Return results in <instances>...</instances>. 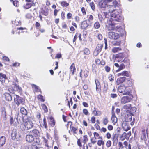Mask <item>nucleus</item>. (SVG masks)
<instances>
[{
  "mask_svg": "<svg viewBox=\"0 0 149 149\" xmlns=\"http://www.w3.org/2000/svg\"><path fill=\"white\" fill-rule=\"evenodd\" d=\"M24 127L22 128V130H29L32 128L34 126L32 120L30 118H28L24 122Z\"/></svg>",
  "mask_w": 149,
  "mask_h": 149,
  "instance_id": "nucleus-3",
  "label": "nucleus"
},
{
  "mask_svg": "<svg viewBox=\"0 0 149 149\" xmlns=\"http://www.w3.org/2000/svg\"><path fill=\"white\" fill-rule=\"evenodd\" d=\"M1 111L2 117L3 118L5 117L6 116V112L5 108H2L1 109Z\"/></svg>",
  "mask_w": 149,
  "mask_h": 149,
  "instance_id": "nucleus-36",
  "label": "nucleus"
},
{
  "mask_svg": "<svg viewBox=\"0 0 149 149\" xmlns=\"http://www.w3.org/2000/svg\"><path fill=\"white\" fill-rule=\"evenodd\" d=\"M26 141L29 142H32L34 140V137L31 134H28L26 136Z\"/></svg>",
  "mask_w": 149,
  "mask_h": 149,
  "instance_id": "nucleus-13",
  "label": "nucleus"
},
{
  "mask_svg": "<svg viewBox=\"0 0 149 149\" xmlns=\"http://www.w3.org/2000/svg\"><path fill=\"white\" fill-rule=\"evenodd\" d=\"M83 142L84 143H86L88 141V139L87 137V135H84L83 136Z\"/></svg>",
  "mask_w": 149,
  "mask_h": 149,
  "instance_id": "nucleus-53",
  "label": "nucleus"
},
{
  "mask_svg": "<svg viewBox=\"0 0 149 149\" xmlns=\"http://www.w3.org/2000/svg\"><path fill=\"white\" fill-rule=\"evenodd\" d=\"M122 126L124 129L125 131H127L130 129V127L127 124V123L126 122H124L122 124Z\"/></svg>",
  "mask_w": 149,
  "mask_h": 149,
  "instance_id": "nucleus-16",
  "label": "nucleus"
},
{
  "mask_svg": "<svg viewBox=\"0 0 149 149\" xmlns=\"http://www.w3.org/2000/svg\"><path fill=\"white\" fill-rule=\"evenodd\" d=\"M11 136L12 139H15V138L17 139L20 137L18 131L16 129H13L11 133Z\"/></svg>",
  "mask_w": 149,
  "mask_h": 149,
  "instance_id": "nucleus-8",
  "label": "nucleus"
},
{
  "mask_svg": "<svg viewBox=\"0 0 149 149\" xmlns=\"http://www.w3.org/2000/svg\"><path fill=\"white\" fill-rule=\"evenodd\" d=\"M70 75L71 74L73 75L74 74V71L76 70L75 65L74 63H72L71 65L70 68Z\"/></svg>",
  "mask_w": 149,
  "mask_h": 149,
  "instance_id": "nucleus-18",
  "label": "nucleus"
},
{
  "mask_svg": "<svg viewBox=\"0 0 149 149\" xmlns=\"http://www.w3.org/2000/svg\"><path fill=\"white\" fill-rule=\"evenodd\" d=\"M127 134L124 132L120 137V139L122 141L124 140L127 137Z\"/></svg>",
  "mask_w": 149,
  "mask_h": 149,
  "instance_id": "nucleus-43",
  "label": "nucleus"
},
{
  "mask_svg": "<svg viewBox=\"0 0 149 149\" xmlns=\"http://www.w3.org/2000/svg\"><path fill=\"white\" fill-rule=\"evenodd\" d=\"M104 68L105 69V71L107 72H109L110 70V68L108 66H106L104 67Z\"/></svg>",
  "mask_w": 149,
  "mask_h": 149,
  "instance_id": "nucleus-58",
  "label": "nucleus"
},
{
  "mask_svg": "<svg viewBox=\"0 0 149 149\" xmlns=\"http://www.w3.org/2000/svg\"><path fill=\"white\" fill-rule=\"evenodd\" d=\"M95 82L96 85V91H97L98 89L100 88V84L97 80L95 79Z\"/></svg>",
  "mask_w": 149,
  "mask_h": 149,
  "instance_id": "nucleus-35",
  "label": "nucleus"
},
{
  "mask_svg": "<svg viewBox=\"0 0 149 149\" xmlns=\"http://www.w3.org/2000/svg\"><path fill=\"white\" fill-rule=\"evenodd\" d=\"M94 138L95 139H102V136H100L99 134L96 132H94L93 133Z\"/></svg>",
  "mask_w": 149,
  "mask_h": 149,
  "instance_id": "nucleus-38",
  "label": "nucleus"
},
{
  "mask_svg": "<svg viewBox=\"0 0 149 149\" xmlns=\"http://www.w3.org/2000/svg\"><path fill=\"white\" fill-rule=\"evenodd\" d=\"M121 149H131V146L130 144H129L128 146H123V148Z\"/></svg>",
  "mask_w": 149,
  "mask_h": 149,
  "instance_id": "nucleus-51",
  "label": "nucleus"
},
{
  "mask_svg": "<svg viewBox=\"0 0 149 149\" xmlns=\"http://www.w3.org/2000/svg\"><path fill=\"white\" fill-rule=\"evenodd\" d=\"M107 129L109 130H112L113 129V126L111 125H109L107 127Z\"/></svg>",
  "mask_w": 149,
  "mask_h": 149,
  "instance_id": "nucleus-62",
  "label": "nucleus"
},
{
  "mask_svg": "<svg viewBox=\"0 0 149 149\" xmlns=\"http://www.w3.org/2000/svg\"><path fill=\"white\" fill-rule=\"evenodd\" d=\"M4 95L5 99L6 100L10 101L12 100V96L9 93H5Z\"/></svg>",
  "mask_w": 149,
  "mask_h": 149,
  "instance_id": "nucleus-19",
  "label": "nucleus"
},
{
  "mask_svg": "<svg viewBox=\"0 0 149 149\" xmlns=\"http://www.w3.org/2000/svg\"><path fill=\"white\" fill-rule=\"evenodd\" d=\"M133 98V96L131 94L128 96H124L121 99V102L122 104H124L130 102Z\"/></svg>",
  "mask_w": 149,
  "mask_h": 149,
  "instance_id": "nucleus-6",
  "label": "nucleus"
},
{
  "mask_svg": "<svg viewBox=\"0 0 149 149\" xmlns=\"http://www.w3.org/2000/svg\"><path fill=\"white\" fill-rule=\"evenodd\" d=\"M121 44V41H117L116 42H114L113 43V45H114L120 46Z\"/></svg>",
  "mask_w": 149,
  "mask_h": 149,
  "instance_id": "nucleus-54",
  "label": "nucleus"
},
{
  "mask_svg": "<svg viewBox=\"0 0 149 149\" xmlns=\"http://www.w3.org/2000/svg\"><path fill=\"white\" fill-rule=\"evenodd\" d=\"M39 99H40V100L42 102H44L45 101L44 99L43 98V96L41 95H39L38 96Z\"/></svg>",
  "mask_w": 149,
  "mask_h": 149,
  "instance_id": "nucleus-56",
  "label": "nucleus"
},
{
  "mask_svg": "<svg viewBox=\"0 0 149 149\" xmlns=\"http://www.w3.org/2000/svg\"><path fill=\"white\" fill-rule=\"evenodd\" d=\"M31 149H40L36 145H32L31 146Z\"/></svg>",
  "mask_w": 149,
  "mask_h": 149,
  "instance_id": "nucleus-64",
  "label": "nucleus"
},
{
  "mask_svg": "<svg viewBox=\"0 0 149 149\" xmlns=\"http://www.w3.org/2000/svg\"><path fill=\"white\" fill-rule=\"evenodd\" d=\"M98 17L99 19L100 22H102L104 20V19L102 15L101 14H99L98 15Z\"/></svg>",
  "mask_w": 149,
  "mask_h": 149,
  "instance_id": "nucleus-48",
  "label": "nucleus"
},
{
  "mask_svg": "<svg viewBox=\"0 0 149 149\" xmlns=\"http://www.w3.org/2000/svg\"><path fill=\"white\" fill-rule=\"evenodd\" d=\"M111 120L112 121L113 123L115 125L116 123L117 122V118L115 116V114L112 113V116L111 117Z\"/></svg>",
  "mask_w": 149,
  "mask_h": 149,
  "instance_id": "nucleus-21",
  "label": "nucleus"
},
{
  "mask_svg": "<svg viewBox=\"0 0 149 149\" xmlns=\"http://www.w3.org/2000/svg\"><path fill=\"white\" fill-rule=\"evenodd\" d=\"M96 139L95 138H92L90 140L91 143L93 144H95L97 141Z\"/></svg>",
  "mask_w": 149,
  "mask_h": 149,
  "instance_id": "nucleus-52",
  "label": "nucleus"
},
{
  "mask_svg": "<svg viewBox=\"0 0 149 149\" xmlns=\"http://www.w3.org/2000/svg\"><path fill=\"white\" fill-rule=\"evenodd\" d=\"M109 120L108 118L105 117L103 119V124L105 125H106L108 123Z\"/></svg>",
  "mask_w": 149,
  "mask_h": 149,
  "instance_id": "nucleus-39",
  "label": "nucleus"
},
{
  "mask_svg": "<svg viewBox=\"0 0 149 149\" xmlns=\"http://www.w3.org/2000/svg\"><path fill=\"white\" fill-rule=\"evenodd\" d=\"M90 6L93 10L95 9V5L93 2H92L90 3Z\"/></svg>",
  "mask_w": 149,
  "mask_h": 149,
  "instance_id": "nucleus-57",
  "label": "nucleus"
},
{
  "mask_svg": "<svg viewBox=\"0 0 149 149\" xmlns=\"http://www.w3.org/2000/svg\"><path fill=\"white\" fill-rule=\"evenodd\" d=\"M18 123L17 118L16 117L13 118L12 117L10 120V123L15 125H17Z\"/></svg>",
  "mask_w": 149,
  "mask_h": 149,
  "instance_id": "nucleus-14",
  "label": "nucleus"
},
{
  "mask_svg": "<svg viewBox=\"0 0 149 149\" xmlns=\"http://www.w3.org/2000/svg\"><path fill=\"white\" fill-rule=\"evenodd\" d=\"M100 139L97 141V144L99 146H100L101 145H104V142L102 138V139Z\"/></svg>",
  "mask_w": 149,
  "mask_h": 149,
  "instance_id": "nucleus-32",
  "label": "nucleus"
},
{
  "mask_svg": "<svg viewBox=\"0 0 149 149\" xmlns=\"http://www.w3.org/2000/svg\"><path fill=\"white\" fill-rule=\"evenodd\" d=\"M112 3L113 5L108 6L106 10H108L109 13H108L107 12H104L102 13L103 15L106 18H109V15H111V18H123V17L116 9V7L118 6V2L115 0L113 1Z\"/></svg>",
  "mask_w": 149,
  "mask_h": 149,
  "instance_id": "nucleus-1",
  "label": "nucleus"
},
{
  "mask_svg": "<svg viewBox=\"0 0 149 149\" xmlns=\"http://www.w3.org/2000/svg\"><path fill=\"white\" fill-rule=\"evenodd\" d=\"M32 17L30 13H28L26 15V17L28 19H31Z\"/></svg>",
  "mask_w": 149,
  "mask_h": 149,
  "instance_id": "nucleus-61",
  "label": "nucleus"
},
{
  "mask_svg": "<svg viewBox=\"0 0 149 149\" xmlns=\"http://www.w3.org/2000/svg\"><path fill=\"white\" fill-rule=\"evenodd\" d=\"M88 26V24L87 23V20H86L82 22L81 25V28L84 29H86Z\"/></svg>",
  "mask_w": 149,
  "mask_h": 149,
  "instance_id": "nucleus-24",
  "label": "nucleus"
},
{
  "mask_svg": "<svg viewBox=\"0 0 149 149\" xmlns=\"http://www.w3.org/2000/svg\"><path fill=\"white\" fill-rule=\"evenodd\" d=\"M115 30L116 31L120 32H123V31H124L123 29H122L121 26L119 25H118L116 26Z\"/></svg>",
  "mask_w": 149,
  "mask_h": 149,
  "instance_id": "nucleus-27",
  "label": "nucleus"
},
{
  "mask_svg": "<svg viewBox=\"0 0 149 149\" xmlns=\"http://www.w3.org/2000/svg\"><path fill=\"white\" fill-rule=\"evenodd\" d=\"M118 91L122 95L130 94L131 90L128 87L124 86H120L118 88Z\"/></svg>",
  "mask_w": 149,
  "mask_h": 149,
  "instance_id": "nucleus-4",
  "label": "nucleus"
},
{
  "mask_svg": "<svg viewBox=\"0 0 149 149\" xmlns=\"http://www.w3.org/2000/svg\"><path fill=\"white\" fill-rule=\"evenodd\" d=\"M118 135L116 133L112 135V139L113 141V145L114 146H116L118 143Z\"/></svg>",
  "mask_w": 149,
  "mask_h": 149,
  "instance_id": "nucleus-10",
  "label": "nucleus"
},
{
  "mask_svg": "<svg viewBox=\"0 0 149 149\" xmlns=\"http://www.w3.org/2000/svg\"><path fill=\"white\" fill-rule=\"evenodd\" d=\"M107 20V23L106 25V28L108 31L115 30L116 25L117 23L123 20V18H108Z\"/></svg>",
  "mask_w": 149,
  "mask_h": 149,
  "instance_id": "nucleus-2",
  "label": "nucleus"
},
{
  "mask_svg": "<svg viewBox=\"0 0 149 149\" xmlns=\"http://www.w3.org/2000/svg\"><path fill=\"white\" fill-rule=\"evenodd\" d=\"M31 134L34 137H37L40 136V133L39 131L36 129H34L30 132Z\"/></svg>",
  "mask_w": 149,
  "mask_h": 149,
  "instance_id": "nucleus-9",
  "label": "nucleus"
},
{
  "mask_svg": "<svg viewBox=\"0 0 149 149\" xmlns=\"http://www.w3.org/2000/svg\"><path fill=\"white\" fill-rule=\"evenodd\" d=\"M7 79L6 75L2 73H0V81L3 83L5 82V80Z\"/></svg>",
  "mask_w": 149,
  "mask_h": 149,
  "instance_id": "nucleus-17",
  "label": "nucleus"
},
{
  "mask_svg": "<svg viewBox=\"0 0 149 149\" xmlns=\"http://www.w3.org/2000/svg\"><path fill=\"white\" fill-rule=\"evenodd\" d=\"M31 86L36 92L41 91L40 89L39 88V87L38 86L33 84H31Z\"/></svg>",
  "mask_w": 149,
  "mask_h": 149,
  "instance_id": "nucleus-31",
  "label": "nucleus"
},
{
  "mask_svg": "<svg viewBox=\"0 0 149 149\" xmlns=\"http://www.w3.org/2000/svg\"><path fill=\"white\" fill-rule=\"evenodd\" d=\"M111 141L110 140H108L106 142V146L107 147H109L111 146Z\"/></svg>",
  "mask_w": 149,
  "mask_h": 149,
  "instance_id": "nucleus-49",
  "label": "nucleus"
},
{
  "mask_svg": "<svg viewBox=\"0 0 149 149\" xmlns=\"http://www.w3.org/2000/svg\"><path fill=\"white\" fill-rule=\"evenodd\" d=\"M115 66L118 68H119L118 69L116 70V72H117L121 70L124 69L125 68V65L124 64L122 63L120 64V65L119 64L117 63H115L114 64Z\"/></svg>",
  "mask_w": 149,
  "mask_h": 149,
  "instance_id": "nucleus-12",
  "label": "nucleus"
},
{
  "mask_svg": "<svg viewBox=\"0 0 149 149\" xmlns=\"http://www.w3.org/2000/svg\"><path fill=\"white\" fill-rule=\"evenodd\" d=\"M83 113L86 115H89V112L88 110L86 109H84L83 110Z\"/></svg>",
  "mask_w": 149,
  "mask_h": 149,
  "instance_id": "nucleus-50",
  "label": "nucleus"
},
{
  "mask_svg": "<svg viewBox=\"0 0 149 149\" xmlns=\"http://www.w3.org/2000/svg\"><path fill=\"white\" fill-rule=\"evenodd\" d=\"M84 54H85L88 55L90 54V51L87 48L85 49L84 50Z\"/></svg>",
  "mask_w": 149,
  "mask_h": 149,
  "instance_id": "nucleus-45",
  "label": "nucleus"
},
{
  "mask_svg": "<svg viewBox=\"0 0 149 149\" xmlns=\"http://www.w3.org/2000/svg\"><path fill=\"white\" fill-rule=\"evenodd\" d=\"M124 76L128 77L129 76V74L128 72L126 71H124L118 74V76Z\"/></svg>",
  "mask_w": 149,
  "mask_h": 149,
  "instance_id": "nucleus-20",
  "label": "nucleus"
},
{
  "mask_svg": "<svg viewBox=\"0 0 149 149\" xmlns=\"http://www.w3.org/2000/svg\"><path fill=\"white\" fill-rule=\"evenodd\" d=\"M72 14L70 13H69L67 14V18L68 19H70L72 16Z\"/></svg>",
  "mask_w": 149,
  "mask_h": 149,
  "instance_id": "nucleus-63",
  "label": "nucleus"
},
{
  "mask_svg": "<svg viewBox=\"0 0 149 149\" xmlns=\"http://www.w3.org/2000/svg\"><path fill=\"white\" fill-rule=\"evenodd\" d=\"M34 5V3H27L26 4L24 5V8L26 9L30 8L31 6Z\"/></svg>",
  "mask_w": 149,
  "mask_h": 149,
  "instance_id": "nucleus-25",
  "label": "nucleus"
},
{
  "mask_svg": "<svg viewBox=\"0 0 149 149\" xmlns=\"http://www.w3.org/2000/svg\"><path fill=\"white\" fill-rule=\"evenodd\" d=\"M15 23L16 25H21V22L20 20L18 21L15 20Z\"/></svg>",
  "mask_w": 149,
  "mask_h": 149,
  "instance_id": "nucleus-59",
  "label": "nucleus"
},
{
  "mask_svg": "<svg viewBox=\"0 0 149 149\" xmlns=\"http://www.w3.org/2000/svg\"><path fill=\"white\" fill-rule=\"evenodd\" d=\"M92 113L95 116H96L98 114L96 110V109L95 107L94 108V110H93L92 111Z\"/></svg>",
  "mask_w": 149,
  "mask_h": 149,
  "instance_id": "nucleus-55",
  "label": "nucleus"
},
{
  "mask_svg": "<svg viewBox=\"0 0 149 149\" xmlns=\"http://www.w3.org/2000/svg\"><path fill=\"white\" fill-rule=\"evenodd\" d=\"M100 27V24L98 22H95L94 24V27L96 29H98Z\"/></svg>",
  "mask_w": 149,
  "mask_h": 149,
  "instance_id": "nucleus-41",
  "label": "nucleus"
},
{
  "mask_svg": "<svg viewBox=\"0 0 149 149\" xmlns=\"http://www.w3.org/2000/svg\"><path fill=\"white\" fill-rule=\"evenodd\" d=\"M49 120L50 121L49 122V124L51 126L53 127L55 124V122L54 120L52 118H50Z\"/></svg>",
  "mask_w": 149,
  "mask_h": 149,
  "instance_id": "nucleus-30",
  "label": "nucleus"
},
{
  "mask_svg": "<svg viewBox=\"0 0 149 149\" xmlns=\"http://www.w3.org/2000/svg\"><path fill=\"white\" fill-rule=\"evenodd\" d=\"M126 78L125 77H122L118 78L116 81V84L117 85H119L122 83L126 80Z\"/></svg>",
  "mask_w": 149,
  "mask_h": 149,
  "instance_id": "nucleus-15",
  "label": "nucleus"
},
{
  "mask_svg": "<svg viewBox=\"0 0 149 149\" xmlns=\"http://www.w3.org/2000/svg\"><path fill=\"white\" fill-rule=\"evenodd\" d=\"M125 121L126 122L131 121L132 120V116L131 114H127L125 116Z\"/></svg>",
  "mask_w": 149,
  "mask_h": 149,
  "instance_id": "nucleus-26",
  "label": "nucleus"
},
{
  "mask_svg": "<svg viewBox=\"0 0 149 149\" xmlns=\"http://www.w3.org/2000/svg\"><path fill=\"white\" fill-rule=\"evenodd\" d=\"M88 72L86 70H85L84 72V75L85 77H87L88 75Z\"/></svg>",
  "mask_w": 149,
  "mask_h": 149,
  "instance_id": "nucleus-60",
  "label": "nucleus"
},
{
  "mask_svg": "<svg viewBox=\"0 0 149 149\" xmlns=\"http://www.w3.org/2000/svg\"><path fill=\"white\" fill-rule=\"evenodd\" d=\"M116 57H118V58H119L120 59L122 60V61L123 62H124V60H123V58H124V56L122 54H119L118 55L116 56Z\"/></svg>",
  "mask_w": 149,
  "mask_h": 149,
  "instance_id": "nucleus-44",
  "label": "nucleus"
},
{
  "mask_svg": "<svg viewBox=\"0 0 149 149\" xmlns=\"http://www.w3.org/2000/svg\"><path fill=\"white\" fill-rule=\"evenodd\" d=\"M121 50V49L120 47H115L112 49V51L114 53H116Z\"/></svg>",
  "mask_w": 149,
  "mask_h": 149,
  "instance_id": "nucleus-42",
  "label": "nucleus"
},
{
  "mask_svg": "<svg viewBox=\"0 0 149 149\" xmlns=\"http://www.w3.org/2000/svg\"><path fill=\"white\" fill-rule=\"evenodd\" d=\"M61 6L63 7H67L69 5V3H67L65 1H63L61 2Z\"/></svg>",
  "mask_w": 149,
  "mask_h": 149,
  "instance_id": "nucleus-33",
  "label": "nucleus"
},
{
  "mask_svg": "<svg viewBox=\"0 0 149 149\" xmlns=\"http://www.w3.org/2000/svg\"><path fill=\"white\" fill-rule=\"evenodd\" d=\"M88 20L89 22L91 21L93 19V17L91 15H88L87 16Z\"/></svg>",
  "mask_w": 149,
  "mask_h": 149,
  "instance_id": "nucleus-46",
  "label": "nucleus"
},
{
  "mask_svg": "<svg viewBox=\"0 0 149 149\" xmlns=\"http://www.w3.org/2000/svg\"><path fill=\"white\" fill-rule=\"evenodd\" d=\"M20 112L23 115H26L27 114V110L24 107H22L20 109Z\"/></svg>",
  "mask_w": 149,
  "mask_h": 149,
  "instance_id": "nucleus-28",
  "label": "nucleus"
},
{
  "mask_svg": "<svg viewBox=\"0 0 149 149\" xmlns=\"http://www.w3.org/2000/svg\"><path fill=\"white\" fill-rule=\"evenodd\" d=\"M131 108V105L130 104H128L124 105L123 107V108L125 109H127L128 110Z\"/></svg>",
  "mask_w": 149,
  "mask_h": 149,
  "instance_id": "nucleus-37",
  "label": "nucleus"
},
{
  "mask_svg": "<svg viewBox=\"0 0 149 149\" xmlns=\"http://www.w3.org/2000/svg\"><path fill=\"white\" fill-rule=\"evenodd\" d=\"M103 47V45L101 44H98L95 50L99 52H101Z\"/></svg>",
  "mask_w": 149,
  "mask_h": 149,
  "instance_id": "nucleus-29",
  "label": "nucleus"
},
{
  "mask_svg": "<svg viewBox=\"0 0 149 149\" xmlns=\"http://www.w3.org/2000/svg\"><path fill=\"white\" fill-rule=\"evenodd\" d=\"M25 99L23 97H20L16 95L14 97V101L17 106H19L20 104H24V103Z\"/></svg>",
  "mask_w": 149,
  "mask_h": 149,
  "instance_id": "nucleus-5",
  "label": "nucleus"
},
{
  "mask_svg": "<svg viewBox=\"0 0 149 149\" xmlns=\"http://www.w3.org/2000/svg\"><path fill=\"white\" fill-rule=\"evenodd\" d=\"M6 142V138L5 137L2 136L0 138V147L3 146Z\"/></svg>",
  "mask_w": 149,
  "mask_h": 149,
  "instance_id": "nucleus-22",
  "label": "nucleus"
},
{
  "mask_svg": "<svg viewBox=\"0 0 149 149\" xmlns=\"http://www.w3.org/2000/svg\"><path fill=\"white\" fill-rule=\"evenodd\" d=\"M13 84L15 85V87L16 88V90L19 93H21L22 92V88L19 85L16 84V83L14 81L13 82Z\"/></svg>",
  "mask_w": 149,
  "mask_h": 149,
  "instance_id": "nucleus-23",
  "label": "nucleus"
},
{
  "mask_svg": "<svg viewBox=\"0 0 149 149\" xmlns=\"http://www.w3.org/2000/svg\"><path fill=\"white\" fill-rule=\"evenodd\" d=\"M108 37L112 39L116 40L119 37V36L117 33L114 32L110 31L108 33Z\"/></svg>",
  "mask_w": 149,
  "mask_h": 149,
  "instance_id": "nucleus-7",
  "label": "nucleus"
},
{
  "mask_svg": "<svg viewBox=\"0 0 149 149\" xmlns=\"http://www.w3.org/2000/svg\"><path fill=\"white\" fill-rule=\"evenodd\" d=\"M108 78L110 81L112 82L114 81V77L113 75L110 74L109 75Z\"/></svg>",
  "mask_w": 149,
  "mask_h": 149,
  "instance_id": "nucleus-40",
  "label": "nucleus"
},
{
  "mask_svg": "<svg viewBox=\"0 0 149 149\" xmlns=\"http://www.w3.org/2000/svg\"><path fill=\"white\" fill-rule=\"evenodd\" d=\"M99 5L101 8L106 10H107L108 6L107 4V3L104 0L100 2Z\"/></svg>",
  "mask_w": 149,
  "mask_h": 149,
  "instance_id": "nucleus-11",
  "label": "nucleus"
},
{
  "mask_svg": "<svg viewBox=\"0 0 149 149\" xmlns=\"http://www.w3.org/2000/svg\"><path fill=\"white\" fill-rule=\"evenodd\" d=\"M126 82L128 86H132V80L131 79H126Z\"/></svg>",
  "mask_w": 149,
  "mask_h": 149,
  "instance_id": "nucleus-34",
  "label": "nucleus"
},
{
  "mask_svg": "<svg viewBox=\"0 0 149 149\" xmlns=\"http://www.w3.org/2000/svg\"><path fill=\"white\" fill-rule=\"evenodd\" d=\"M43 126L46 129L47 128V123L46 120L45 118H44L43 119V123L42 124Z\"/></svg>",
  "mask_w": 149,
  "mask_h": 149,
  "instance_id": "nucleus-47",
  "label": "nucleus"
}]
</instances>
